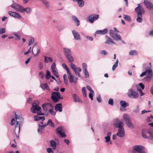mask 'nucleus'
Listing matches in <instances>:
<instances>
[{
  "mask_svg": "<svg viewBox=\"0 0 153 153\" xmlns=\"http://www.w3.org/2000/svg\"><path fill=\"white\" fill-rule=\"evenodd\" d=\"M129 54L130 55H136L138 54L137 51L135 50L130 51L129 52Z\"/></svg>",
  "mask_w": 153,
  "mask_h": 153,
  "instance_id": "nucleus-36",
  "label": "nucleus"
},
{
  "mask_svg": "<svg viewBox=\"0 0 153 153\" xmlns=\"http://www.w3.org/2000/svg\"><path fill=\"white\" fill-rule=\"evenodd\" d=\"M153 116L151 115L150 117H148L147 119V121L148 122L151 121L152 120L153 118Z\"/></svg>",
  "mask_w": 153,
  "mask_h": 153,
  "instance_id": "nucleus-63",
  "label": "nucleus"
},
{
  "mask_svg": "<svg viewBox=\"0 0 153 153\" xmlns=\"http://www.w3.org/2000/svg\"><path fill=\"white\" fill-rule=\"evenodd\" d=\"M111 135V132H108L107 134V136L105 137V142L107 143L108 145L112 144V142L111 140L110 136Z\"/></svg>",
  "mask_w": 153,
  "mask_h": 153,
  "instance_id": "nucleus-11",
  "label": "nucleus"
},
{
  "mask_svg": "<svg viewBox=\"0 0 153 153\" xmlns=\"http://www.w3.org/2000/svg\"><path fill=\"white\" fill-rule=\"evenodd\" d=\"M51 77V73L49 71L47 70L46 72L45 77L47 79H49Z\"/></svg>",
  "mask_w": 153,
  "mask_h": 153,
  "instance_id": "nucleus-41",
  "label": "nucleus"
},
{
  "mask_svg": "<svg viewBox=\"0 0 153 153\" xmlns=\"http://www.w3.org/2000/svg\"><path fill=\"white\" fill-rule=\"evenodd\" d=\"M32 51L33 53L35 56H36L38 54L40 53L39 48L37 46H34Z\"/></svg>",
  "mask_w": 153,
  "mask_h": 153,
  "instance_id": "nucleus-21",
  "label": "nucleus"
},
{
  "mask_svg": "<svg viewBox=\"0 0 153 153\" xmlns=\"http://www.w3.org/2000/svg\"><path fill=\"white\" fill-rule=\"evenodd\" d=\"M34 119L35 121H38L41 120H42L43 121H44L45 120L44 117H41L38 116H35L34 117Z\"/></svg>",
  "mask_w": 153,
  "mask_h": 153,
  "instance_id": "nucleus-31",
  "label": "nucleus"
},
{
  "mask_svg": "<svg viewBox=\"0 0 153 153\" xmlns=\"http://www.w3.org/2000/svg\"><path fill=\"white\" fill-rule=\"evenodd\" d=\"M99 17L98 15H91L89 16L88 18L89 21L90 23H92L94 21L97 20L98 19Z\"/></svg>",
  "mask_w": 153,
  "mask_h": 153,
  "instance_id": "nucleus-13",
  "label": "nucleus"
},
{
  "mask_svg": "<svg viewBox=\"0 0 153 153\" xmlns=\"http://www.w3.org/2000/svg\"><path fill=\"white\" fill-rule=\"evenodd\" d=\"M114 30H110L109 32V34L110 36L112 37L114 40L117 41L121 40V38L120 35L117 33V31L115 27L114 28Z\"/></svg>",
  "mask_w": 153,
  "mask_h": 153,
  "instance_id": "nucleus-4",
  "label": "nucleus"
},
{
  "mask_svg": "<svg viewBox=\"0 0 153 153\" xmlns=\"http://www.w3.org/2000/svg\"><path fill=\"white\" fill-rule=\"evenodd\" d=\"M53 106L49 103H45L42 105L43 109L45 111H48Z\"/></svg>",
  "mask_w": 153,
  "mask_h": 153,
  "instance_id": "nucleus-17",
  "label": "nucleus"
},
{
  "mask_svg": "<svg viewBox=\"0 0 153 153\" xmlns=\"http://www.w3.org/2000/svg\"><path fill=\"white\" fill-rule=\"evenodd\" d=\"M15 118L12 119L11 121V125L13 126L14 125L16 121V124L15 125V129L14 131L16 137L18 138L19 133L20 130V125L22 123V118L15 114Z\"/></svg>",
  "mask_w": 153,
  "mask_h": 153,
  "instance_id": "nucleus-2",
  "label": "nucleus"
},
{
  "mask_svg": "<svg viewBox=\"0 0 153 153\" xmlns=\"http://www.w3.org/2000/svg\"><path fill=\"white\" fill-rule=\"evenodd\" d=\"M70 63H73L74 60L71 54L66 56Z\"/></svg>",
  "mask_w": 153,
  "mask_h": 153,
  "instance_id": "nucleus-35",
  "label": "nucleus"
},
{
  "mask_svg": "<svg viewBox=\"0 0 153 153\" xmlns=\"http://www.w3.org/2000/svg\"><path fill=\"white\" fill-rule=\"evenodd\" d=\"M148 133L150 135V137L149 138L153 139V131L149 132Z\"/></svg>",
  "mask_w": 153,
  "mask_h": 153,
  "instance_id": "nucleus-62",
  "label": "nucleus"
},
{
  "mask_svg": "<svg viewBox=\"0 0 153 153\" xmlns=\"http://www.w3.org/2000/svg\"><path fill=\"white\" fill-rule=\"evenodd\" d=\"M11 7L16 10L20 12L22 6L16 3H14L11 5Z\"/></svg>",
  "mask_w": 153,
  "mask_h": 153,
  "instance_id": "nucleus-16",
  "label": "nucleus"
},
{
  "mask_svg": "<svg viewBox=\"0 0 153 153\" xmlns=\"http://www.w3.org/2000/svg\"><path fill=\"white\" fill-rule=\"evenodd\" d=\"M63 50L66 56L71 54V50L69 49L64 48Z\"/></svg>",
  "mask_w": 153,
  "mask_h": 153,
  "instance_id": "nucleus-28",
  "label": "nucleus"
},
{
  "mask_svg": "<svg viewBox=\"0 0 153 153\" xmlns=\"http://www.w3.org/2000/svg\"><path fill=\"white\" fill-rule=\"evenodd\" d=\"M6 30L4 28H1L0 29V34H2L6 32Z\"/></svg>",
  "mask_w": 153,
  "mask_h": 153,
  "instance_id": "nucleus-52",
  "label": "nucleus"
},
{
  "mask_svg": "<svg viewBox=\"0 0 153 153\" xmlns=\"http://www.w3.org/2000/svg\"><path fill=\"white\" fill-rule=\"evenodd\" d=\"M108 29L106 28L104 29L103 30H97L95 32V34H98L103 35L106 34L108 32Z\"/></svg>",
  "mask_w": 153,
  "mask_h": 153,
  "instance_id": "nucleus-24",
  "label": "nucleus"
},
{
  "mask_svg": "<svg viewBox=\"0 0 153 153\" xmlns=\"http://www.w3.org/2000/svg\"><path fill=\"white\" fill-rule=\"evenodd\" d=\"M54 109L56 111L61 112L62 111V104L61 103L56 104L55 106Z\"/></svg>",
  "mask_w": 153,
  "mask_h": 153,
  "instance_id": "nucleus-23",
  "label": "nucleus"
},
{
  "mask_svg": "<svg viewBox=\"0 0 153 153\" xmlns=\"http://www.w3.org/2000/svg\"><path fill=\"white\" fill-rule=\"evenodd\" d=\"M83 71L87 69V65L85 63H83L82 65Z\"/></svg>",
  "mask_w": 153,
  "mask_h": 153,
  "instance_id": "nucleus-59",
  "label": "nucleus"
},
{
  "mask_svg": "<svg viewBox=\"0 0 153 153\" xmlns=\"http://www.w3.org/2000/svg\"><path fill=\"white\" fill-rule=\"evenodd\" d=\"M70 66L73 71L78 68L73 63H70Z\"/></svg>",
  "mask_w": 153,
  "mask_h": 153,
  "instance_id": "nucleus-49",
  "label": "nucleus"
},
{
  "mask_svg": "<svg viewBox=\"0 0 153 153\" xmlns=\"http://www.w3.org/2000/svg\"><path fill=\"white\" fill-rule=\"evenodd\" d=\"M8 13L10 16L14 18L19 19L21 18V16L19 14L15 12L9 11H8Z\"/></svg>",
  "mask_w": 153,
  "mask_h": 153,
  "instance_id": "nucleus-20",
  "label": "nucleus"
},
{
  "mask_svg": "<svg viewBox=\"0 0 153 153\" xmlns=\"http://www.w3.org/2000/svg\"><path fill=\"white\" fill-rule=\"evenodd\" d=\"M118 63V60L117 59L116 62L115 64L113 65L112 68V70L113 71H114L116 68L117 67Z\"/></svg>",
  "mask_w": 153,
  "mask_h": 153,
  "instance_id": "nucleus-43",
  "label": "nucleus"
},
{
  "mask_svg": "<svg viewBox=\"0 0 153 153\" xmlns=\"http://www.w3.org/2000/svg\"><path fill=\"white\" fill-rule=\"evenodd\" d=\"M94 94V92H90L89 94V97L91 99V100H93V95Z\"/></svg>",
  "mask_w": 153,
  "mask_h": 153,
  "instance_id": "nucleus-53",
  "label": "nucleus"
},
{
  "mask_svg": "<svg viewBox=\"0 0 153 153\" xmlns=\"http://www.w3.org/2000/svg\"><path fill=\"white\" fill-rule=\"evenodd\" d=\"M44 128L41 125L39 126V128L38 129V132L40 134H41L42 132V130Z\"/></svg>",
  "mask_w": 153,
  "mask_h": 153,
  "instance_id": "nucleus-45",
  "label": "nucleus"
},
{
  "mask_svg": "<svg viewBox=\"0 0 153 153\" xmlns=\"http://www.w3.org/2000/svg\"><path fill=\"white\" fill-rule=\"evenodd\" d=\"M139 107V106H137L136 108L134 110L133 112L136 113H137L140 111Z\"/></svg>",
  "mask_w": 153,
  "mask_h": 153,
  "instance_id": "nucleus-54",
  "label": "nucleus"
},
{
  "mask_svg": "<svg viewBox=\"0 0 153 153\" xmlns=\"http://www.w3.org/2000/svg\"><path fill=\"white\" fill-rule=\"evenodd\" d=\"M39 76L42 79H43L44 77V74L42 71H40L39 73Z\"/></svg>",
  "mask_w": 153,
  "mask_h": 153,
  "instance_id": "nucleus-56",
  "label": "nucleus"
},
{
  "mask_svg": "<svg viewBox=\"0 0 153 153\" xmlns=\"http://www.w3.org/2000/svg\"><path fill=\"white\" fill-rule=\"evenodd\" d=\"M127 94L128 96L131 98L136 99L139 97L137 92L131 88L129 89Z\"/></svg>",
  "mask_w": 153,
  "mask_h": 153,
  "instance_id": "nucleus-8",
  "label": "nucleus"
},
{
  "mask_svg": "<svg viewBox=\"0 0 153 153\" xmlns=\"http://www.w3.org/2000/svg\"><path fill=\"white\" fill-rule=\"evenodd\" d=\"M72 33L75 40L78 41H80L81 38L79 34L75 30L72 31Z\"/></svg>",
  "mask_w": 153,
  "mask_h": 153,
  "instance_id": "nucleus-18",
  "label": "nucleus"
},
{
  "mask_svg": "<svg viewBox=\"0 0 153 153\" xmlns=\"http://www.w3.org/2000/svg\"><path fill=\"white\" fill-rule=\"evenodd\" d=\"M124 18L127 21H130L131 20L130 17L128 16L124 15H123Z\"/></svg>",
  "mask_w": 153,
  "mask_h": 153,
  "instance_id": "nucleus-48",
  "label": "nucleus"
},
{
  "mask_svg": "<svg viewBox=\"0 0 153 153\" xmlns=\"http://www.w3.org/2000/svg\"><path fill=\"white\" fill-rule=\"evenodd\" d=\"M72 18L75 22H76L77 26H79V21L78 20L76 17L75 16H72Z\"/></svg>",
  "mask_w": 153,
  "mask_h": 153,
  "instance_id": "nucleus-37",
  "label": "nucleus"
},
{
  "mask_svg": "<svg viewBox=\"0 0 153 153\" xmlns=\"http://www.w3.org/2000/svg\"><path fill=\"white\" fill-rule=\"evenodd\" d=\"M31 12L32 9L30 7H27L25 8L22 6V8L20 12H26L27 13L30 14Z\"/></svg>",
  "mask_w": 153,
  "mask_h": 153,
  "instance_id": "nucleus-22",
  "label": "nucleus"
},
{
  "mask_svg": "<svg viewBox=\"0 0 153 153\" xmlns=\"http://www.w3.org/2000/svg\"><path fill=\"white\" fill-rule=\"evenodd\" d=\"M50 114L52 115H55L56 113L53 111V107L48 111Z\"/></svg>",
  "mask_w": 153,
  "mask_h": 153,
  "instance_id": "nucleus-47",
  "label": "nucleus"
},
{
  "mask_svg": "<svg viewBox=\"0 0 153 153\" xmlns=\"http://www.w3.org/2000/svg\"><path fill=\"white\" fill-rule=\"evenodd\" d=\"M77 2L79 7H82L84 5V2L82 0H78Z\"/></svg>",
  "mask_w": 153,
  "mask_h": 153,
  "instance_id": "nucleus-40",
  "label": "nucleus"
},
{
  "mask_svg": "<svg viewBox=\"0 0 153 153\" xmlns=\"http://www.w3.org/2000/svg\"><path fill=\"white\" fill-rule=\"evenodd\" d=\"M123 118L126 122L131 120L129 116L127 114H124L123 115Z\"/></svg>",
  "mask_w": 153,
  "mask_h": 153,
  "instance_id": "nucleus-30",
  "label": "nucleus"
},
{
  "mask_svg": "<svg viewBox=\"0 0 153 153\" xmlns=\"http://www.w3.org/2000/svg\"><path fill=\"white\" fill-rule=\"evenodd\" d=\"M142 15H137V18L136 19V21L138 23H141L143 21V19H142Z\"/></svg>",
  "mask_w": 153,
  "mask_h": 153,
  "instance_id": "nucleus-39",
  "label": "nucleus"
},
{
  "mask_svg": "<svg viewBox=\"0 0 153 153\" xmlns=\"http://www.w3.org/2000/svg\"><path fill=\"white\" fill-rule=\"evenodd\" d=\"M41 108L38 105H32L30 109V111L33 113H35L36 112L38 115H44V114L42 113L41 111Z\"/></svg>",
  "mask_w": 153,
  "mask_h": 153,
  "instance_id": "nucleus-6",
  "label": "nucleus"
},
{
  "mask_svg": "<svg viewBox=\"0 0 153 153\" xmlns=\"http://www.w3.org/2000/svg\"><path fill=\"white\" fill-rule=\"evenodd\" d=\"M14 35L16 36V39L17 40H19L20 39V37L19 35H18L17 33L16 32H15L13 33Z\"/></svg>",
  "mask_w": 153,
  "mask_h": 153,
  "instance_id": "nucleus-58",
  "label": "nucleus"
},
{
  "mask_svg": "<svg viewBox=\"0 0 153 153\" xmlns=\"http://www.w3.org/2000/svg\"><path fill=\"white\" fill-rule=\"evenodd\" d=\"M120 105H121V107L120 108V110L122 111H124L126 110L125 109V108L128 105V104L127 103H126L125 101H121L120 102Z\"/></svg>",
  "mask_w": 153,
  "mask_h": 153,
  "instance_id": "nucleus-19",
  "label": "nucleus"
},
{
  "mask_svg": "<svg viewBox=\"0 0 153 153\" xmlns=\"http://www.w3.org/2000/svg\"><path fill=\"white\" fill-rule=\"evenodd\" d=\"M138 6L135 9L137 15H142L145 13V11L143 8L140 5V4H138Z\"/></svg>",
  "mask_w": 153,
  "mask_h": 153,
  "instance_id": "nucleus-10",
  "label": "nucleus"
},
{
  "mask_svg": "<svg viewBox=\"0 0 153 153\" xmlns=\"http://www.w3.org/2000/svg\"><path fill=\"white\" fill-rule=\"evenodd\" d=\"M100 53L102 55H106L108 53L105 51L102 50L100 51Z\"/></svg>",
  "mask_w": 153,
  "mask_h": 153,
  "instance_id": "nucleus-60",
  "label": "nucleus"
},
{
  "mask_svg": "<svg viewBox=\"0 0 153 153\" xmlns=\"http://www.w3.org/2000/svg\"><path fill=\"white\" fill-rule=\"evenodd\" d=\"M144 3L145 6L149 9H153V4L151 3L150 0H145Z\"/></svg>",
  "mask_w": 153,
  "mask_h": 153,
  "instance_id": "nucleus-12",
  "label": "nucleus"
},
{
  "mask_svg": "<svg viewBox=\"0 0 153 153\" xmlns=\"http://www.w3.org/2000/svg\"><path fill=\"white\" fill-rule=\"evenodd\" d=\"M34 39L33 38H32L31 39L30 41L29 42L28 45L29 46L31 45L32 43L34 42Z\"/></svg>",
  "mask_w": 153,
  "mask_h": 153,
  "instance_id": "nucleus-64",
  "label": "nucleus"
},
{
  "mask_svg": "<svg viewBox=\"0 0 153 153\" xmlns=\"http://www.w3.org/2000/svg\"><path fill=\"white\" fill-rule=\"evenodd\" d=\"M47 151L48 153H54L51 148H48L47 149Z\"/></svg>",
  "mask_w": 153,
  "mask_h": 153,
  "instance_id": "nucleus-61",
  "label": "nucleus"
},
{
  "mask_svg": "<svg viewBox=\"0 0 153 153\" xmlns=\"http://www.w3.org/2000/svg\"><path fill=\"white\" fill-rule=\"evenodd\" d=\"M48 123H49V124L50 123V126H51V127H54V124L52 121L51 120L49 119L48 121Z\"/></svg>",
  "mask_w": 153,
  "mask_h": 153,
  "instance_id": "nucleus-50",
  "label": "nucleus"
},
{
  "mask_svg": "<svg viewBox=\"0 0 153 153\" xmlns=\"http://www.w3.org/2000/svg\"><path fill=\"white\" fill-rule=\"evenodd\" d=\"M106 41L105 42V43L110 45L111 44H115V42H114L110 37L107 36H105Z\"/></svg>",
  "mask_w": 153,
  "mask_h": 153,
  "instance_id": "nucleus-25",
  "label": "nucleus"
},
{
  "mask_svg": "<svg viewBox=\"0 0 153 153\" xmlns=\"http://www.w3.org/2000/svg\"><path fill=\"white\" fill-rule=\"evenodd\" d=\"M82 91L84 97H86L87 95L86 94V92L85 89V88L84 87L82 88Z\"/></svg>",
  "mask_w": 153,
  "mask_h": 153,
  "instance_id": "nucleus-51",
  "label": "nucleus"
},
{
  "mask_svg": "<svg viewBox=\"0 0 153 153\" xmlns=\"http://www.w3.org/2000/svg\"><path fill=\"white\" fill-rule=\"evenodd\" d=\"M56 130L58 133L59 135L62 137L65 138L66 137V136L64 133V129L62 127H59L57 128Z\"/></svg>",
  "mask_w": 153,
  "mask_h": 153,
  "instance_id": "nucleus-14",
  "label": "nucleus"
},
{
  "mask_svg": "<svg viewBox=\"0 0 153 153\" xmlns=\"http://www.w3.org/2000/svg\"><path fill=\"white\" fill-rule=\"evenodd\" d=\"M42 2L46 8H48L49 7L50 3L49 1L46 0H42Z\"/></svg>",
  "mask_w": 153,
  "mask_h": 153,
  "instance_id": "nucleus-32",
  "label": "nucleus"
},
{
  "mask_svg": "<svg viewBox=\"0 0 153 153\" xmlns=\"http://www.w3.org/2000/svg\"><path fill=\"white\" fill-rule=\"evenodd\" d=\"M126 123L128 127L132 128H134V126L131 122V120L126 122Z\"/></svg>",
  "mask_w": 153,
  "mask_h": 153,
  "instance_id": "nucleus-34",
  "label": "nucleus"
},
{
  "mask_svg": "<svg viewBox=\"0 0 153 153\" xmlns=\"http://www.w3.org/2000/svg\"><path fill=\"white\" fill-rule=\"evenodd\" d=\"M69 82L71 83H74L76 84L77 83L78 78L74 77L72 74L71 71L67 73Z\"/></svg>",
  "mask_w": 153,
  "mask_h": 153,
  "instance_id": "nucleus-9",
  "label": "nucleus"
},
{
  "mask_svg": "<svg viewBox=\"0 0 153 153\" xmlns=\"http://www.w3.org/2000/svg\"><path fill=\"white\" fill-rule=\"evenodd\" d=\"M114 125L116 128H118L119 129L117 135L120 137H122L125 136V131L123 128L124 123L118 119H116Z\"/></svg>",
  "mask_w": 153,
  "mask_h": 153,
  "instance_id": "nucleus-3",
  "label": "nucleus"
},
{
  "mask_svg": "<svg viewBox=\"0 0 153 153\" xmlns=\"http://www.w3.org/2000/svg\"><path fill=\"white\" fill-rule=\"evenodd\" d=\"M147 63L144 64L143 65V68H145V71L142 73L140 75V76L143 77L145 76L144 80L147 82L151 80V78L153 76L152 71L151 68V66H147Z\"/></svg>",
  "mask_w": 153,
  "mask_h": 153,
  "instance_id": "nucleus-1",
  "label": "nucleus"
},
{
  "mask_svg": "<svg viewBox=\"0 0 153 153\" xmlns=\"http://www.w3.org/2000/svg\"><path fill=\"white\" fill-rule=\"evenodd\" d=\"M38 68L40 70H42L43 68V66L42 63L39 62V63Z\"/></svg>",
  "mask_w": 153,
  "mask_h": 153,
  "instance_id": "nucleus-55",
  "label": "nucleus"
},
{
  "mask_svg": "<svg viewBox=\"0 0 153 153\" xmlns=\"http://www.w3.org/2000/svg\"><path fill=\"white\" fill-rule=\"evenodd\" d=\"M108 103L111 105H113V101L112 98H110L108 101Z\"/></svg>",
  "mask_w": 153,
  "mask_h": 153,
  "instance_id": "nucleus-57",
  "label": "nucleus"
},
{
  "mask_svg": "<svg viewBox=\"0 0 153 153\" xmlns=\"http://www.w3.org/2000/svg\"><path fill=\"white\" fill-rule=\"evenodd\" d=\"M83 73L85 76V78H88L89 76V74L87 69L83 71Z\"/></svg>",
  "mask_w": 153,
  "mask_h": 153,
  "instance_id": "nucleus-46",
  "label": "nucleus"
},
{
  "mask_svg": "<svg viewBox=\"0 0 153 153\" xmlns=\"http://www.w3.org/2000/svg\"><path fill=\"white\" fill-rule=\"evenodd\" d=\"M51 68L52 72L56 76H59V74L57 69L56 67V64L55 63L52 64L51 66Z\"/></svg>",
  "mask_w": 153,
  "mask_h": 153,
  "instance_id": "nucleus-15",
  "label": "nucleus"
},
{
  "mask_svg": "<svg viewBox=\"0 0 153 153\" xmlns=\"http://www.w3.org/2000/svg\"><path fill=\"white\" fill-rule=\"evenodd\" d=\"M50 144L51 147L53 148V149H56V143L53 140H51L50 142Z\"/></svg>",
  "mask_w": 153,
  "mask_h": 153,
  "instance_id": "nucleus-33",
  "label": "nucleus"
},
{
  "mask_svg": "<svg viewBox=\"0 0 153 153\" xmlns=\"http://www.w3.org/2000/svg\"><path fill=\"white\" fill-rule=\"evenodd\" d=\"M72 97L74 99V102H82L79 97H78L76 94H73L72 95Z\"/></svg>",
  "mask_w": 153,
  "mask_h": 153,
  "instance_id": "nucleus-26",
  "label": "nucleus"
},
{
  "mask_svg": "<svg viewBox=\"0 0 153 153\" xmlns=\"http://www.w3.org/2000/svg\"><path fill=\"white\" fill-rule=\"evenodd\" d=\"M62 66L64 69L66 70L67 73H68L71 71V70L67 67L66 64L63 63L62 64Z\"/></svg>",
  "mask_w": 153,
  "mask_h": 153,
  "instance_id": "nucleus-44",
  "label": "nucleus"
},
{
  "mask_svg": "<svg viewBox=\"0 0 153 153\" xmlns=\"http://www.w3.org/2000/svg\"><path fill=\"white\" fill-rule=\"evenodd\" d=\"M51 99L54 101L57 102L59 99H63V97H61L60 94L59 92H54L51 94Z\"/></svg>",
  "mask_w": 153,
  "mask_h": 153,
  "instance_id": "nucleus-7",
  "label": "nucleus"
},
{
  "mask_svg": "<svg viewBox=\"0 0 153 153\" xmlns=\"http://www.w3.org/2000/svg\"><path fill=\"white\" fill-rule=\"evenodd\" d=\"M63 78L64 79V83L66 85H68V79L66 74H65L63 76Z\"/></svg>",
  "mask_w": 153,
  "mask_h": 153,
  "instance_id": "nucleus-42",
  "label": "nucleus"
},
{
  "mask_svg": "<svg viewBox=\"0 0 153 153\" xmlns=\"http://www.w3.org/2000/svg\"><path fill=\"white\" fill-rule=\"evenodd\" d=\"M144 147L141 145H135L132 148V153H146Z\"/></svg>",
  "mask_w": 153,
  "mask_h": 153,
  "instance_id": "nucleus-5",
  "label": "nucleus"
},
{
  "mask_svg": "<svg viewBox=\"0 0 153 153\" xmlns=\"http://www.w3.org/2000/svg\"><path fill=\"white\" fill-rule=\"evenodd\" d=\"M82 70L79 67L76 68L74 70L76 75L79 77H80V72Z\"/></svg>",
  "mask_w": 153,
  "mask_h": 153,
  "instance_id": "nucleus-29",
  "label": "nucleus"
},
{
  "mask_svg": "<svg viewBox=\"0 0 153 153\" xmlns=\"http://www.w3.org/2000/svg\"><path fill=\"white\" fill-rule=\"evenodd\" d=\"M41 88L44 90H48L50 91V89L48 84L46 83H43L41 84L40 85Z\"/></svg>",
  "mask_w": 153,
  "mask_h": 153,
  "instance_id": "nucleus-27",
  "label": "nucleus"
},
{
  "mask_svg": "<svg viewBox=\"0 0 153 153\" xmlns=\"http://www.w3.org/2000/svg\"><path fill=\"white\" fill-rule=\"evenodd\" d=\"M146 131V130L145 129H143L142 131V134L143 137L144 138L146 139H149V137L148 136H147L145 134V132Z\"/></svg>",
  "mask_w": 153,
  "mask_h": 153,
  "instance_id": "nucleus-38",
  "label": "nucleus"
}]
</instances>
